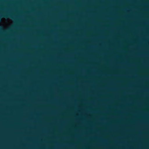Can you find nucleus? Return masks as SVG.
Returning <instances> with one entry per match:
<instances>
[{"instance_id":"nucleus-1","label":"nucleus","mask_w":149,"mask_h":149,"mask_svg":"<svg viewBox=\"0 0 149 149\" xmlns=\"http://www.w3.org/2000/svg\"><path fill=\"white\" fill-rule=\"evenodd\" d=\"M1 17H5L6 18L10 17L11 18L13 19V17H12V16L10 15H9L7 13H4L2 15H1Z\"/></svg>"}]
</instances>
